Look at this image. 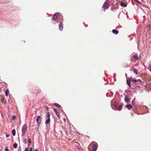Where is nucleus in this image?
Returning a JSON list of instances; mask_svg holds the SVG:
<instances>
[{
	"instance_id": "1a4fd4ad",
	"label": "nucleus",
	"mask_w": 151,
	"mask_h": 151,
	"mask_svg": "<svg viewBox=\"0 0 151 151\" xmlns=\"http://www.w3.org/2000/svg\"><path fill=\"white\" fill-rule=\"evenodd\" d=\"M97 147H98V145H96L94 144L93 145V151H96L97 149Z\"/></svg>"
},
{
	"instance_id": "473e14b6",
	"label": "nucleus",
	"mask_w": 151,
	"mask_h": 151,
	"mask_svg": "<svg viewBox=\"0 0 151 151\" xmlns=\"http://www.w3.org/2000/svg\"><path fill=\"white\" fill-rule=\"evenodd\" d=\"M46 109L47 110H48L49 108L48 107L46 106Z\"/></svg>"
},
{
	"instance_id": "a878e982",
	"label": "nucleus",
	"mask_w": 151,
	"mask_h": 151,
	"mask_svg": "<svg viewBox=\"0 0 151 151\" xmlns=\"http://www.w3.org/2000/svg\"><path fill=\"white\" fill-rule=\"evenodd\" d=\"M137 81H138L137 79H134V80H133V83H135Z\"/></svg>"
},
{
	"instance_id": "b1692460",
	"label": "nucleus",
	"mask_w": 151,
	"mask_h": 151,
	"mask_svg": "<svg viewBox=\"0 0 151 151\" xmlns=\"http://www.w3.org/2000/svg\"><path fill=\"white\" fill-rule=\"evenodd\" d=\"M149 70L151 71V63H150V64L149 65Z\"/></svg>"
},
{
	"instance_id": "0eeeda50",
	"label": "nucleus",
	"mask_w": 151,
	"mask_h": 151,
	"mask_svg": "<svg viewBox=\"0 0 151 151\" xmlns=\"http://www.w3.org/2000/svg\"><path fill=\"white\" fill-rule=\"evenodd\" d=\"M63 27V22H61L59 25V28L60 30H62Z\"/></svg>"
},
{
	"instance_id": "f704fd0d",
	"label": "nucleus",
	"mask_w": 151,
	"mask_h": 151,
	"mask_svg": "<svg viewBox=\"0 0 151 151\" xmlns=\"http://www.w3.org/2000/svg\"><path fill=\"white\" fill-rule=\"evenodd\" d=\"M6 136L7 137H9V134H7V135H6Z\"/></svg>"
},
{
	"instance_id": "9b49d317",
	"label": "nucleus",
	"mask_w": 151,
	"mask_h": 151,
	"mask_svg": "<svg viewBox=\"0 0 151 151\" xmlns=\"http://www.w3.org/2000/svg\"><path fill=\"white\" fill-rule=\"evenodd\" d=\"M147 30L149 31H150V33L151 32V26L150 25H148L147 26Z\"/></svg>"
},
{
	"instance_id": "9d476101",
	"label": "nucleus",
	"mask_w": 151,
	"mask_h": 151,
	"mask_svg": "<svg viewBox=\"0 0 151 151\" xmlns=\"http://www.w3.org/2000/svg\"><path fill=\"white\" fill-rule=\"evenodd\" d=\"M129 109L130 110L132 108V106L131 104H128L125 106Z\"/></svg>"
},
{
	"instance_id": "e433bc0d",
	"label": "nucleus",
	"mask_w": 151,
	"mask_h": 151,
	"mask_svg": "<svg viewBox=\"0 0 151 151\" xmlns=\"http://www.w3.org/2000/svg\"><path fill=\"white\" fill-rule=\"evenodd\" d=\"M136 1H137V2H138V3H140V2L138 1L137 0H136Z\"/></svg>"
},
{
	"instance_id": "6e6552de",
	"label": "nucleus",
	"mask_w": 151,
	"mask_h": 151,
	"mask_svg": "<svg viewBox=\"0 0 151 151\" xmlns=\"http://www.w3.org/2000/svg\"><path fill=\"white\" fill-rule=\"evenodd\" d=\"M53 109L55 111L56 114L57 115L58 118L59 119H60V115L59 114V112L57 111V109H55V108H54Z\"/></svg>"
},
{
	"instance_id": "4be33fe9",
	"label": "nucleus",
	"mask_w": 151,
	"mask_h": 151,
	"mask_svg": "<svg viewBox=\"0 0 151 151\" xmlns=\"http://www.w3.org/2000/svg\"><path fill=\"white\" fill-rule=\"evenodd\" d=\"M128 79L127 80V84L129 85V87H130V81H129V80L128 81Z\"/></svg>"
},
{
	"instance_id": "393cba45",
	"label": "nucleus",
	"mask_w": 151,
	"mask_h": 151,
	"mask_svg": "<svg viewBox=\"0 0 151 151\" xmlns=\"http://www.w3.org/2000/svg\"><path fill=\"white\" fill-rule=\"evenodd\" d=\"M129 81L133 83V80H134V79H133L132 78H129Z\"/></svg>"
},
{
	"instance_id": "20e7f679",
	"label": "nucleus",
	"mask_w": 151,
	"mask_h": 151,
	"mask_svg": "<svg viewBox=\"0 0 151 151\" xmlns=\"http://www.w3.org/2000/svg\"><path fill=\"white\" fill-rule=\"evenodd\" d=\"M41 120V117L40 116H38L37 119H36V122L38 123V124L39 125L40 124Z\"/></svg>"
},
{
	"instance_id": "5701e85b",
	"label": "nucleus",
	"mask_w": 151,
	"mask_h": 151,
	"mask_svg": "<svg viewBox=\"0 0 151 151\" xmlns=\"http://www.w3.org/2000/svg\"><path fill=\"white\" fill-rule=\"evenodd\" d=\"M47 117L48 118H48H50V113H49V112H47Z\"/></svg>"
},
{
	"instance_id": "2eb2a0df",
	"label": "nucleus",
	"mask_w": 151,
	"mask_h": 151,
	"mask_svg": "<svg viewBox=\"0 0 151 151\" xmlns=\"http://www.w3.org/2000/svg\"><path fill=\"white\" fill-rule=\"evenodd\" d=\"M9 93V91L8 89H7L5 91V95L7 97L8 95V93Z\"/></svg>"
},
{
	"instance_id": "39448f33",
	"label": "nucleus",
	"mask_w": 151,
	"mask_h": 151,
	"mask_svg": "<svg viewBox=\"0 0 151 151\" xmlns=\"http://www.w3.org/2000/svg\"><path fill=\"white\" fill-rule=\"evenodd\" d=\"M107 2L106 1L103 5V6L105 9H107L109 7V5L107 4Z\"/></svg>"
},
{
	"instance_id": "2f4dec72",
	"label": "nucleus",
	"mask_w": 151,
	"mask_h": 151,
	"mask_svg": "<svg viewBox=\"0 0 151 151\" xmlns=\"http://www.w3.org/2000/svg\"><path fill=\"white\" fill-rule=\"evenodd\" d=\"M28 141V142H29V143H31V142L30 141L31 140L30 139H29Z\"/></svg>"
},
{
	"instance_id": "7c9ffc66",
	"label": "nucleus",
	"mask_w": 151,
	"mask_h": 151,
	"mask_svg": "<svg viewBox=\"0 0 151 151\" xmlns=\"http://www.w3.org/2000/svg\"><path fill=\"white\" fill-rule=\"evenodd\" d=\"M15 118H16V116H13V119H15Z\"/></svg>"
},
{
	"instance_id": "4c0bfd02",
	"label": "nucleus",
	"mask_w": 151,
	"mask_h": 151,
	"mask_svg": "<svg viewBox=\"0 0 151 151\" xmlns=\"http://www.w3.org/2000/svg\"><path fill=\"white\" fill-rule=\"evenodd\" d=\"M62 131H61V133H62Z\"/></svg>"
},
{
	"instance_id": "412c9836",
	"label": "nucleus",
	"mask_w": 151,
	"mask_h": 151,
	"mask_svg": "<svg viewBox=\"0 0 151 151\" xmlns=\"http://www.w3.org/2000/svg\"><path fill=\"white\" fill-rule=\"evenodd\" d=\"M13 147L15 148H16L17 147V145L16 143H15L13 145Z\"/></svg>"
},
{
	"instance_id": "f3484780",
	"label": "nucleus",
	"mask_w": 151,
	"mask_h": 151,
	"mask_svg": "<svg viewBox=\"0 0 151 151\" xmlns=\"http://www.w3.org/2000/svg\"><path fill=\"white\" fill-rule=\"evenodd\" d=\"M54 105L58 107H60L61 106L59 105V104H58V103H55L54 104Z\"/></svg>"
},
{
	"instance_id": "aec40b11",
	"label": "nucleus",
	"mask_w": 151,
	"mask_h": 151,
	"mask_svg": "<svg viewBox=\"0 0 151 151\" xmlns=\"http://www.w3.org/2000/svg\"><path fill=\"white\" fill-rule=\"evenodd\" d=\"M133 72L134 73H136V74H137L138 70L135 69H133Z\"/></svg>"
},
{
	"instance_id": "ddd939ff",
	"label": "nucleus",
	"mask_w": 151,
	"mask_h": 151,
	"mask_svg": "<svg viewBox=\"0 0 151 151\" xmlns=\"http://www.w3.org/2000/svg\"><path fill=\"white\" fill-rule=\"evenodd\" d=\"M120 4L121 6H123L124 7H126L127 6L126 3L123 2H121Z\"/></svg>"
},
{
	"instance_id": "f03ea898",
	"label": "nucleus",
	"mask_w": 151,
	"mask_h": 151,
	"mask_svg": "<svg viewBox=\"0 0 151 151\" xmlns=\"http://www.w3.org/2000/svg\"><path fill=\"white\" fill-rule=\"evenodd\" d=\"M58 13H55L53 17V18L52 19V23L54 24H56V19L58 18Z\"/></svg>"
},
{
	"instance_id": "7ed1b4c3",
	"label": "nucleus",
	"mask_w": 151,
	"mask_h": 151,
	"mask_svg": "<svg viewBox=\"0 0 151 151\" xmlns=\"http://www.w3.org/2000/svg\"><path fill=\"white\" fill-rule=\"evenodd\" d=\"M27 125L26 124L24 125L23 127L22 128V135H24L27 131Z\"/></svg>"
},
{
	"instance_id": "a211bd4d",
	"label": "nucleus",
	"mask_w": 151,
	"mask_h": 151,
	"mask_svg": "<svg viewBox=\"0 0 151 151\" xmlns=\"http://www.w3.org/2000/svg\"><path fill=\"white\" fill-rule=\"evenodd\" d=\"M111 106L113 109H115L117 108V106L115 104L112 105Z\"/></svg>"
},
{
	"instance_id": "bb28decb",
	"label": "nucleus",
	"mask_w": 151,
	"mask_h": 151,
	"mask_svg": "<svg viewBox=\"0 0 151 151\" xmlns=\"http://www.w3.org/2000/svg\"><path fill=\"white\" fill-rule=\"evenodd\" d=\"M5 151H9V149L7 147L5 148Z\"/></svg>"
},
{
	"instance_id": "4468645a",
	"label": "nucleus",
	"mask_w": 151,
	"mask_h": 151,
	"mask_svg": "<svg viewBox=\"0 0 151 151\" xmlns=\"http://www.w3.org/2000/svg\"><path fill=\"white\" fill-rule=\"evenodd\" d=\"M50 121V118H48L45 122V124H47L49 123Z\"/></svg>"
},
{
	"instance_id": "f257e3e1",
	"label": "nucleus",
	"mask_w": 151,
	"mask_h": 151,
	"mask_svg": "<svg viewBox=\"0 0 151 151\" xmlns=\"http://www.w3.org/2000/svg\"><path fill=\"white\" fill-rule=\"evenodd\" d=\"M140 58H139L138 55L137 54H136L134 55H132L131 57L130 61L133 64L135 63L136 60L139 59Z\"/></svg>"
},
{
	"instance_id": "72a5a7b5",
	"label": "nucleus",
	"mask_w": 151,
	"mask_h": 151,
	"mask_svg": "<svg viewBox=\"0 0 151 151\" xmlns=\"http://www.w3.org/2000/svg\"><path fill=\"white\" fill-rule=\"evenodd\" d=\"M137 81H139V82H142V81L140 80H139V79Z\"/></svg>"
},
{
	"instance_id": "c756f323",
	"label": "nucleus",
	"mask_w": 151,
	"mask_h": 151,
	"mask_svg": "<svg viewBox=\"0 0 151 151\" xmlns=\"http://www.w3.org/2000/svg\"><path fill=\"white\" fill-rule=\"evenodd\" d=\"M24 151H28V148H25Z\"/></svg>"
},
{
	"instance_id": "cd10ccee",
	"label": "nucleus",
	"mask_w": 151,
	"mask_h": 151,
	"mask_svg": "<svg viewBox=\"0 0 151 151\" xmlns=\"http://www.w3.org/2000/svg\"><path fill=\"white\" fill-rule=\"evenodd\" d=\"M24 143H25L26 144L27 143V141H26V138H25L24 139Z\"/></svg>"
},
{
	"instance_id": "6ab92c4d",
	"label": "nucleus",
	"mask_w": 151,
	"mask_h": 151,
	"mask_svg": "<svg viewBox=\"0 0 151 151\" xmlns=\"http://www.w3.org/2000/svg\"><path fill=\"white\" fill-rule=\"evenodd\" d=\"M122 105H120L119 106L118 108H117V109H118V110L119 111H120L122 109Z\"/></svg>"
},
{
	"instance_id": "423d86ee",
	"label": "nucleus",
	"mask_w": 151,
	"mask_h": 151,
	"mask_svg": "<svg viewBox=\"0 0 151 151\" xmlns=\"http://www.w3.org/2000/svg\"><path fill=\"white\" fill-rule=\"evenodd\" d=\"M124 100L127 103H128L129 102H130V99L127 96H126L125 97Z\"/></svg>"
},
{
	"instance_id": "f8f14e48",
	"label": "nucleus",
	"mask_w": 151,
	"mask_h": 151,
	"mask_svg": "<svg viewBox=\"0 0 151 151\" xmlns=\"http://www.w3.org/2000/svg\"><path fill=\"white\" fill-rule=\"evenodd\" d=\"M112 32L115 34H117L118 33L119 31L118 30H116L114 29H113L112 30Z\"/></svg>"
},
{
	"instance_id": "c9c22d12",
	"label": "nucleus",
	"mask_w": 151,
	"mask_h": 151,
	"mask_svg": "<svg viewBox=\"0 0 151 151\" xmlns=\"http://www.w3.org/2000/svg\"><path fill=\"white\" fill-rule=\"evenodd\" d=\"M34 151H38V150L37 149H36Z\"/></svg>"
},
{
	"instance_id": "dca6fc26",
	"label": "nucleus",
	"mask_w": 151,
	"mask_h": 151,
	"mask_svg": "<svg viewBox=\"0 0 151 151\" xmlns=\"http://www.w3.org/2000/svg\"><path fill=\"white\" fill-rule=\"evenodd\" d=\"M12 135L13 136H15V135L16 131L14 129H13L12 130Z\"/></svg>"
},
{
	"instance_id": "c85d7f7f",
	"label": "nucleus",
	"mask_w": 151,
	"mask_h": 151,
	"mask_svg": "<svg viewBox=\"0 0 151 151\" xmlns=\"http://www.w3.org/2000/svg\"><path fill=\"white\" fill-rule=\"evenodd\" d=\"M32 147H30L29 148V151H32Z\"/></svg>"
}]
</instances>
